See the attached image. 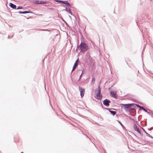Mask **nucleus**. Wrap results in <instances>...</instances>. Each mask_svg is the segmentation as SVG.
Returning a JSON list of instances; mask_svg holds the SVG:
<instances>
[{"label": "nucleus", "mask_w": 153, "mask_h": 153, "mask_svg": "<svg viewBox=\"0 0 153 153\" xmlns=\"http://www.w3.org/2000/svg\"><path fill=\"white\" fill-rule=\"evenodd\" d=\"M77 49L80 50V52L84 53L88 49V46L85 43L81 42L80 45L77 47Z\"/></svg>", "instance_id": "f257e3e1"}, {"label": "nucleus", "mask_w": 153, "mask_h": 153, "mask_svg": "<svg viewBox=\"0 0 153 153\" xmlns=\"http://www.w3.org/2000/svg\"><path fill=\"white\" fill-rule=\"evenodd\" d=\"M100 91L101 90L100 86H99L98 90H95V92L96 93V95L95 96V97L97 99L100 100L102 98V96L100 94Z\"/></svg>", "instance_id": "f03ea898"}, {"label": "nucleus", "mask_w": 153, "mask_h": 153, "mask_svg": "<svg viewBox=\"0 0 153 153\" xmlns=\"http://www.w3.org/2000/svg\"><path fill=\"white\" fill-rule=\"evenodd\" d=\"M79 89L80 92V95L82 97H83L85 94V89L81 87H79Z\"/></svg>", "instance_id": "7ed1b4c3"}, {"label": "nucleus", "mask_w": 153, "mask_h": 153, "mask_svg": "<svg viewBox=\"0 0 153 153\" xmlns=\"http://www.w3.org/2000/svg\"><path fill=\"white\" fill-rule=\"evenodd\" d=\"M132 104H121L120 105H121V106L122 107V105H123V107H124L123 108H124L126 109V108H130L131 107V105Z\"/></svg>", "instance_id": "20e7f679"}, {"label": "nucleus", "mask_w": 153, "mask_h": 153, "mask_svg": "<svg viewBox=\"0 0 153 153\" xmlns=\"http://www.w3.org/2000/svg\"><path fill=\"white\" fill-rule=\"evenodd\" d=\"M110 102V101L106 99L104 100L103 103L104 105L106 106H108L109 105V103Z\"/></svg>", "instance_id": "39448f33"}, {"label": "nucleus", "mask_w": 153, "mask_h": 153, "mask_svg": "<svg viewBox=\"0 0 153 153\" xmlns=\"http://www.w3.org/2000/svg\"><path fill=\"white\" fill-rule=\"evenodd\" d=\"M35 3L36 4H46L47 2L46 1H41L39 0L36 1Z\"/></svg>", "instance_id": "423d86ee"}, {"label": "nucleus", "mask_w": 153, "mask_h": 153, "mask_svg": "<svg viewBox=\"0 0 153 153\" xmlns=\"http://www.w3.org/2000/svg\"><path fill=\"white\" fill-rule=\"evenodd\" d=\"M133 128L135 130L137 131L138 133H140V131L139 130V127H138L136 124H134V125Z\"/></svg>", "instance_id": "0eeeda50"}, {"label": "nucleus", "mask_w": 153, "mask_h": 153, "mask_svg": "<svg viewBox=\"0 0 153 153\" xmlns=\"http://www.w3.org/2000/svg\"><path fill=\"white\" fill-rule=\"evenodd\" d=\"M116 93L114 92V91H111V95L113 97H115Z\"/></svg>", "instance_id": "6e6552de"}, {"label": "nucleus", "mask_w": 153, "mask_h": 153, "mask_svg": "<svg viewBox=\"0 0 153 153\" xmlns=\"http://www.w3.org/2000/svg\"><path fill=\"white\" fill-rule=\"evenodd\" d=\"M95 79L94 77H93L92 79L91 84V85H93L95 82Z\"/></svg>", "instance_id": "1a4fd4ad"}, {"label": "nucleus", "mask_w": 153, "mask_h": 153, "mask_svg": "<svg viewBox=\"0 0 153 153\" xmlns=\"http://www.w3.org/2000/svg\"><path fill=\"white\" fill-rule=\"evenodd\" d=\"M10 6L13 9H16V6L15 5L12 3H10Z\"/></svg>", "instance_id": "9d476101"}, {"label": "nucleus", "mask_w": 153, "mask_h": 153, "mask_svg": "<svg viewBox=\"0 0 153 153\" xmlns=\"http://www.w3.org/2000/svg\"><path fill=\"white\" fill-rule=\"evenodd\" d=\"M134 105H135L137 107H138L142 109L143 110H144L145 111H146V110L145 108H144L143 107L140 106L139 105H137V104H135Z\"/></svg>", "instance_id": "9b49d317"}, {"label": "nucleus", "mask_w": 153, "mask_h": 153, "mask_svg": "<svg viewBox=\"0 0 153 153\" xmlns=\"http://www.w3.org/2000/svg\"><path fill=\"white\" fill-rule=\"evenodd\" d=\"M62 3L64 4L67 5L68 6H70V4L67 1H62Z\"/></svg>", "instance_id": "f8f14e48"}, {"label": "nucleus", "mask_w": 153, "mask_h": 153, "mask_svg": "<svg viewBox=\"0 0 153 153\" xmlns=\"http://www.w3.org/2000/svg\"><path fill=\"white\" fill-rule=\"evenodd\" d=\"M31 13L30 11H25L23 12H19V13H22V14H25V13Z\"/></svg>", "instance_id": "ddd939ff"}, {"label": "nucleus", "mask_w": 153, "mask_h": 153, "mask_svg": "<svg viewBox=\"0 0 153 153\" xmlns=\"http://www.w3.org/2000/svg\"><path fill=\"white\" fill-rule=\"evenodd\" d=\"M78 59L75 62L74 65V66L76 67L78 65Z\"/></svg>", "instance_id": "4468645a"}, {"label": "nucleus", "mask_w": 153, "mask_h": 153, "mask_svg": "<svg viewBox=\"0 0 153 153\" xmlns=\"http://www.w3.org/2000/svg\"><path fill=\"white\" fill-rule=\"evenodd\" d=\"M109 111L111 112V113L113 115H115L116 113V112L115 111H112L110 110Z\"/></svg>", "instance_id": "2eb2a0df"}, {"label": "nucleus", "mask_w": 153, "mask_h": 153, "mask_svg": "<svg viewBox=\"0 0 153 153\" xmlns=\"http://www.w3.org/2000/svg\"><path fill=\"white\" fill-rule=\"evenodd\" d=\"M66 9L68 10V12L69 13H71V11L69 9V8H68H68H66Z\"/></svg>", "instance_id": "dca6fc26"}, {"label": "nucleus", "mask_w": 153, "mask_h": 153, "mask_svg": "<svg viewBox=\"0 0 153 153\" xmlns=\"http://www.w3.org/2000/svg\"><path fill=\"white\" fill-rule=\"evenodd\" d=\"M55 1L56 2H61V3H62V1H61V0H55Z\"/></svg>", "instance_id": "f3484780"}, {"label": "nucleus", "mask_w": 153, "mask_h": 153, "mask_svg": "<svg viewBox=\"0 0 153 153\" xmlns=\"http://www.w3.org/2000/svg\"><path fill=\"white\" fill-rule=\"evenodd\" d=\"M76 67L74 66H73V69H72V72L73 71H74Z\"/></svg>", "instance_id": "a211bd4d"}, {"label": "nucleus", "mask_w": 153, "mask_h": 153, "mask_svg": "<svg viewBox=\"0 0 153 153\" xmlns=\"http://www.w3.org/2000/svg\"><path fill=\"white\" fill-rule=\"evenodd\" d=\"M76 67L74 66H73V69H72V72L73 71H74Z\"/></svg>", "instance_id": "6ab92c4d"}, {"label": "nucleus", "mask_w": 153, "mask_h": 153, "mask_svg": "<svg viewBox=\"0 0 153 153\" xmlns=\"http://www.w3.org/2000/svg\"><path fill=\"white\" fill-rule=\"evenodd\" d=\"M22 7H20V6H19L18 8H17V9H22Z\"/></svg>", "instance_id": "aec40b11"}, {"label": "nucleus", "mask_w": 153, "mask_h": 153, "mask_svg": "<svg viewBox=\"0 0 153 153\" xmlns=\"http://www.w3.org/2000/svg\"><path fill=\"white\" fill-rule=\"evenodd\" d=\"M118 123L121 125L122 126H123V125L119 121H118Z\"/></svg>", "instance_id": "412c9836"}, {"label": "nucleus", "mask_w": 153, "mask_h": 153, "mask_svg": "<svg viewBox=\"0 0 153 153\" xmlns=\"http://www.w3.org/2000/svg\"><path fill=\"white\" fill-rule=\"evenodd\" d=\"M82 74H81V75L80 76V77H79V79H80L81 78V76H82Z\"/></svg>", "instance_id": "4be33fe9"}, {"label": "nucleus", "mask_w": 153, "mask_h": 153, "mask_svg": "<svg viewBox=\"0 0 153 153\" xmlns=\"http://www.w3.org/2000/svg\"><path fill=\"white\" fill-rule=\"evenodd\" d=\"M40 15L42 16V15L41 14V15Z\"/></svg>", "instance_id": "5701e85b"}]
</instances>
